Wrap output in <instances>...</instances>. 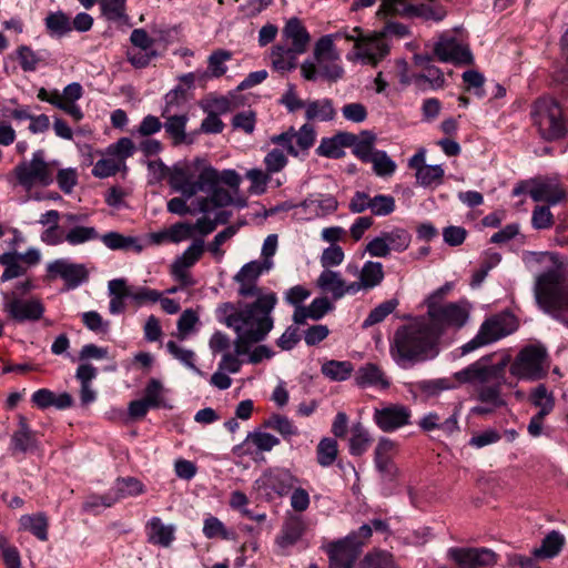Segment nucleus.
Listing matches in <instances>:
<instances>
[{
  "label": "nucleus",
  "instance_id": "obj_1",
  "mask_svg": "<svg viewBox=\"0 0 568 568\" xmlns=\"http://www.w3.org/2000/svg\"><path fill=\"white\" fill-rule=\"evenodd\" d=\"M540 262L545 266L535 278L536 303L546 314L568 326V258L546 252Z\"/></svg>",
  "mask_w": 568,
  "mask_h": 568
},
{
  "label": "nucleus",
  "instance_id": "obj_2",
  "mask_svg": "<svg viewBox=\"0 0 568 568\" xmlns=\"http://www.w3.org/2000/svg\"><path fill=\"white\" fill-rule=\"evenodd\" d=\"M389 353L400 368L407 369L435 358L439 353L438 339L426 321L416 320L395 331Z\"/></svg>",
  "mask_w": 568,
  "mask_h": 568
},
{
  "label": "nucleus",
  "instance_id": "obj_3",
  "mask_svg": "<svg viewBox=\"0 0 568 568\" xmlns=\"http://www.w3.org/2000/svg\"><path fill=\"white\" fill-rule=\"evenodd\" d=\"M277 303L275 293L258 296L253 303H224L221 311L225 314L224 324L234 332L246 333L253 339H265L274 326L272 312Z\"/></svg>",
  "mask_w": 568,
  "mask_h": 568
},
{
  "label": "nucleus",
  "instance_id": "obj_4",
  "mask_svg": "<svg viewBox=\"0 0 568 568\" xmlns=\"http://www.w3.org/2000/svg\"><path fill=\"white\" fill-rule=\"evenodd\" d=\"M530 115L542 140L552 142L567 135L568 116L556 99L551 97L537 99L531 106Z\"/></svg>",
  "mask_w": 568,
  "mask_h": 568
},
{
  "label": "nucleus",
  "instance_id": "obj_5",
  "mask_svg": "<svg viewBox=\"0 0 568 568\" xmlns=\"http://www.w3.org/2000/svg\"><path fill=\"white\" fill-rule=\"evenodd\" d=\"M518 328V322L508 311L491 315L486 318L474 338L460 347L462 355L469 354L483 346L489 345L514 333Z\"/></svg>",
  "mask_w": 568,
  "mask_h": 568
},
{
  "label": "nucleus",
  "instance_id": "obj_6",
  "mask_svg": "<svg viewBox=\"0 0 568 568\" xmlns=\"http://www.w3.org/2000/svg\"><path fill=\"white\" fill-rule=\"evenodd\" d=\"M427 315L429 317L427 324L432 327V332L436 334V338L439 341V337L446 329H459L467 323L469 310L466 307L465 303L449 302L440 304L430 301L427 307Z\"/></svg>",
  "mask_w": 568,
  "mask_h": 568
},
{
  "label": "nucleus",
  "instance_id": "obj_7",
  "mask_svg": "<svg viewBox=\"0 0 568 568\" xmlns=\"http://www.w3.org/2000/svg\"><path fill=\"white\" fill-rule=\"evenodd\" d=\"M547 351L541 345H527L520 349L510 365L509 372L519 379L538 381L546 376Z\"/></svg>",
  "mask_w": 568,
  "mask_h": 568
},
{
  "label": "nucleus",
  "instance_id": "obj_8",
  "mask_svg": "<svg viewBox=\"0 0 568 568\" xmlns=\"http://www.w3.org/2000/svg\"><path fill=\"white\" fill-rule=\"evenodd\" d=\"M298 479L286 468L273 467L265 470L255 481L254 488L266 500L286 496Z\"/></svg>",
  "mask_w": 568,
  "mask_h": 568
},
{
  "label": "nucleus",
  "instance_id": "obj_9",
  "mask_svg": "<svg viewBox=\"0 0 568 568\" xmlns=\"http://www.w3.org/2000/svg\"><path fill=\"white\" fill-rule=\"evenodd\" d=\"M16 178L19 184L26 189L34 184L48 186L53 182V172L44 160V151L37 150L31 161H22L14 168Z\"/></svg>",
  "mask_w": 568,
  "mask_h": 568
},
{
  "label": "nucleus",
  "instance_id": "obj_10",
  "mask_svg": "<svg viewBox=\"0 0 568 568\" xmlns=\"http://www.w3.org/2000/svg\"><path fill=\"white\" fill-rule=\"evenodd\" d=\"M2 311L16 323L36 322L42 318L44 306L40 300H22L17 292H2Z\"/></svg>",
  "mask_w": 568,
  "mask_h": 568
},
{
  "label": "nucleus",
  "instance_id": "obj_11",
  "mask_svg": "<svg viewBox=\"0 0 568 568\" xmlns=\"http://www.w3.org/2000/svg\"><path fill=\"white\" fill-rule=\"evenodd\" d=\"M381 11L386 14H398L404 17H417L435 22L446 17L444 7L430 3H413L410 0H384Z\"/></svg>",
  "mask_w": 568,
  "mask_h": 568
},
{
  "label": "nucleus",
  "instance_id": "obj_12",
  "mask_svg": "<svg viewBox=\"0 0 568 568\" xmlns=\"http://www.w3.org/2000/svg\"><path fill=\"white\" fill-rule=\"evenodd\" d=\"M505 369V364H489L488 357L469 364L465 368L455 372L453 378L458 387L464 384L481 387L484 384L490 383L491 378H501V372Z\"/></svg>",
  "mask_w": 568,
  "mask_h": 568
},
{
  "label": "nucleus",
  "instance_id": "obj_13",
  "mask_svg": "<svg viewBox=\"0 0 568 568\" xmlns=\"http://www.w3.org/2000/svg\"><path fill=\"white\" fill-rule=\"evenodd\" d=\"M63 280L65 290H75L89 281V271L82 263H74L68 258H57L47 264V278Z\"/></svg>",
  "mask_w": 568,
  "mask_h": 568
},
{
  "label": "nucleus",
  "instance_id": "obj_14",
  "mask_svg": "<svg viewBox=\"0 0 568 568\" xmlns=\"http://www.w3.org/2000/svg\"><path fill=\"white\" fill-rule=\"evenodd\" d=\"M353 49L347 53L349 61H361L363 64L377 65L389 53V44L385 38H352Z\"/></svg>",
  "mask_w": 568,
  "mask_h": 568
},
{
  "label": "nucleus",
  "instance_id": "obj_15",
  "mask_svg": "<svg viewBox=\"0 0 568 568\" xmlns=\"http://www.w3.org/2000/svg\"><path fill=\"white\" fill-rule=\"evenodd\" d=\"M448 557L459 568H483L496 565L498 555L489 548H460L448 549Z\"/></svg>",
  "mask_w": 568,
  "mask_h": 568
},
{
  "label": "nucleus",
  "instance_id": "obj_16",
  "mask_svg": "<svg viewBox=\"0 0 568 568\" xmlns=\"http://www.w3.org/2000/svg\"><path fill=\"white\" fill-rule=\"evenodd\" d=\"M412 410L403 404H387L374 409L373 419L385 433L395 432L404 426L410 425Z\"/></svg>",
  "mask_w": 568,
  "mask_h": 568
},
{
  "label": "nucleus",
  "instance_id": "obj_17",
  "mask_svg": "<svg viewBox=\"0 0 568 568\" xmlns=\"http://www.w3.org/2000/svg\"><path fill=\"white\" fill-rule=\"evenodd\" d=\"M88 219L87 214L65 213L64 239L71 246H78L100 239V234L94 226H85L82 223Z\"/></svg>",
  "mask_w": 568,
  "mask_h": 568
},
{
  "label": "nucleus",
  "instance_id": "obj_18",
  "mask_svg": "<svg viewBox=\"0 0 568 568\" xmlns=\"http://www.w3.org/2000/svg\"><path fill=\"white\" fill-rule=\"evenodd\" d=\"M353 537H345L327 545L326 554L329 559L328 568H353L359 549L357 545L351 544ZM308 568H320L317 564H311Z\"/></svg>",
  "mask_w": 568,
  "mask_h": 568
},
{
  "label": "nucleus",
  "instance_id": "obj_19",
  "mask_svg": "<svg viewBox=\"0 0 568 568\" xmlns=\"http://www.w3.org/2000/svg\"><path fill=\"white\" fill-rule=\"evenodd\" d=\"M456 38H439L434 45V55L440 62L455 64H471L473 54L467 45L459 44Z\"/></svg>",
  "mask_w": 568,
  "mask_h": 568
},
{
  "label": "nucleus",
  "instance_id": "obj_20",
  "mask_svg": "<svg viewBox=\"0 0 568 568\" xmlns=\"http://www.w3.org/2000/svg\"><path fill=\"white\" fill-rule=\"evenodd\" d=\"M406 388L413 396L424 395L426 398H432L439 396L445 390L458 388V384L452 376L410 382L406 384Z\"/></svg>",
  "mask_w": 568,
  "mask_h": 568
},
{
  "label": "nucleus",
  "instance_id": "obj_21",
  "mask_svg": "<svg viewBox=\"0 0 568 568\" xmlns=\"http://www.w3.org/2000/svg\"><path fill=\"white\" fill-rule=\"evenodd\" d=\"M338 59L325 60L324 62L305 61L301 65L302 75L310 81H314L318 75L329 80L337 81L342 78L344 70L337 63Z\"/></svg>",
  "mask_w": 568,
  "mask_h": 568
},
{
  "label": "nucleus",
  "instance_id": "obj_22",
  "mask_svg": "<svg viewBox=\"0 0 568 568\" xmlns=\"http://www.w3.org/2000/svg\"><path fill=\"white\" fill-rule=\"evenodd\" d=\"M354 141V133L339 131L333 136L323 138L316 149V154L327 159H342L345 155L344 148H349Z\"/></svg>",
  "mask_w": 568,
  "mask_h": 568
},
{
  "label": "nucleus",
  "instance_id": "obj_23",
  "mask_svg": "<svg viewBox=\"0 0 568 568\" xmlns=\"http://www.w3.org/2000/svg\"><path fill=\"white\" fill-rule=\"evenodd\" d=\"M355 384L359 388L373 387L385 390L389 388L390 381L377 364L366 363L355 372Z\"/></svg>",
  "mask_w": 568,
  "mask_h": 568
},
{
  "label": "nucleus",
  "instance_id": "obj_24",
  "mask_svg": "<svg viewBox=\"0 0 568 568\" xmlns=\"http://www.w3.org/2000/svg\"><path fill=\"white\" fill-rule=\"evenodd\" d=\"M131 45L126 50L130 63L135 68H144L156 57L153 49L154 38H130Z\"/></svg>",
  "mask_w": 568,
  "mask_h": 568
},
{
  "label": "nucleus",
  "instance_id": "obj_25",
  "mask_svg": "<svg viewBox=\"0 0 568 568\" xmlns=\"http://www.w3.org/2000/svg\"><path fill=\"white\" fill-rule=\"evenodd\" d=\"M529 195L535 202H548L551 205L565 199V192L559 184L551 179L532 180Z\"/></svg>",
  "mask_w": 568,
  "mask_h": 568
},
{
  "label": "nucleus",
  "instance_id": "obj_26",
  "mask_svg": "<svg viewBox=\"0 0 568 568\" xmlns=\"http://www.w3.org/2000/svg\"><path fill=\"white\" fill-rule=\"evenodd\" d=\"M333 308L334 305L327 297H316L308 306H297V308L294 310L292 320L295 325H304L307 318L318 321Z\"/></svg>",
  "mask_w": 568,
  "mask_h": 568
},
{
  "label": "nucleus",
  "instance_id": "obj_27",
  "mask_svg": "<svg viewBox=\"0 0 568 568\" xmlns=\"http://www.w3.org/2000/svg\"><path fill=\"white\" fill-rule=\"evenodd\" d=\"M145 529L148 541L152 545L169 548L175 539V526L164 525L160 517H152Z\"/></svg>",
  "mask_w": 568,
  "mask_h": 568
},
{
  "label": "nucleus",
  "instance_id": "obj_28",
  "mask_svg": "<svg viewBox=\"0 0 568 568\" xmlns=\"http://www.w3.org/2000/svg\"><path fill=\"white\" fill-rule=\"evenodd\" d=\"M298 206L303 207L311 219L334 213L338 207V202L331 194H315L306 197Z\"/></svg>",
  "mask_w": 568,
  "mask_h": 568
},
{
  "label": "nucleus",
  "instance_id": "obj_29",
  "mask_svg": "<svg viewBox=\"0 0 568 568\" xmlns=\"http://www.w3.org/2000/svg\"><path fill=\"white\" fill-rule=\"evenodd\" d=\"M505 369L501 372V378H491L490 383L484 384L477 388L476 398L485 405H491L493 408H500L506 406V400L503 397L501 388L505 384Z\"/></svg>",
  "mask_w": 568,
  "mask_h": 568
},
{
  "label": "nucleus",
  "instance_id": "obj_30",
  "mask_svg": "<svg viewBox=\"0 0 568 568\" xmlns=\"http://www.w3.org/2000/svg\"><path fill=\"white\" fill-rule=\"evenodd\" d=\"M305 521L301 516H290L283 524L281 534L276 537V544L281 548L295 545L304 535Z\"/></svg>",
  "mask_w": 568,
  "mask_h": 568
},
{
  "label": "nucleus",
  "instance_id": "obj_31",
  "mask_svg": "<svg viewBox=\"0 0 568 568\" xmlns=\"http://www.w3.org/2000/svg\"><path fill=\"white\" fill-rule=\"evenodd\" d=\"M38 442L36 433L29 427L24 416L19 417V428L12 434L10 446L16 453L33 452Z\"/></svg>",
  "mask_w": 568,
  "mask_h": 568
},
{
  "label": "nucleus",
  "instance_id": "obj_32",
  "mask_svg": "<svg viewBox=\"0 0 568 568\" xmlns=\"http://www.w3.org/2000/svg\"><path fill=\"white\" fill-rule=\"evenodd\" d=\"M19 528L30 532L40 541H47L49 538V518L43 511L22 515L19 519Z\"/></svg>",
  "mask_w": 568,
  "mask_h": 568
},
{
  "label": "nucleus",
  "instance_id": "obj_33",
  "mask_svg": "<svg viewBox=\"0 0 568 568\" xmlns=\"http://www.w3.org/2000/svg\"><path fill=\"white\" fill-rule=\"evenodd\" d=\"M354 143L349 146L352 148V153L363 163H368L375 155V152L378 151L375 149L376 134L372 131L363 130L359 134L354 133Z\"/></svg>",
  "mask_w": 568,
  "mask_h": 568
},
{
  "label": "nucleus",
  "instance_id": "obj_34",
  "mask_svg": "<svg viewBox=\"0 0 568 568\" xmlns=\"http://www.w3.org/2000/svg\"><path fill=\"white\" fill-rule=\"evenodd\" d=\"M102 16L113 24L121 27L122 32H126L123 27H130L129 18L125 13V0H99Z\"/></svg>",
  "mask_w": 568,
  "mask_h": 568
},
{
  "label": "nucleus",
  "instance_id": "obj_35",
  "mask_svg": "<svg viewBox=\"0 0 568 568\" xmlns=\"http://www.w3.org/2000/svg\"><path fill=\"white\" fill-rule=\"evenodd\" d=\"M99 240L112 251H133L135 253H141L143 250V245L140 243L138 237L125 236L114 231L100 235Z\"/></svg>",
  "mask_w": 568,
  "mask_h": 568
},
{
  "label": "nucleus",
  "instance_id": "obj_36",
  "mask_svg": "<svg viewBox=\"0 0 568 568\" xmlns=\"http://www.w3.org/2000/svg\"><path fill=\"white\" fill-rule=\"evenodd\" d=\"M169 184L175 192H180L186 199L195 195L194 181L191 180L190 172L184 166H173L169 175Z\"/></svg>",
  "mask_w": 568,
  "mask_h": 568
},
{
  "label": "nucleus",
  "instance_id": "obj_37",
  "mask_svg": "<svg viewBox=\"0 0 568 568\" xmlns=\"http://www.w3.org/2000/svg\"><path fill=\"white\" fill-rule=\"evenodd\" d=\"M335 109L331 99L324 98L308 101L305 110V118L308 121H332L335 118Z\"/></svg>",
  "mask_w": 568,
  "mask_h": 568
},
{
  "label": "nucleus",
  "instance_id": "obj_38",
  "mask_svg": "<svg viewBox=\"0 0 568 568\" xmlns=\"http://www.w3.org/2000/svg\"><path fill=\"white\" fill-rule=\"evenodd\" d=\"M372 443L373 438L362 423H356L352 426L348 440L349 454L352 456H362L368 450Z\"/></svg>",
  "mask_w": 568,
  "mask_h": 568
},
{
  "label": "nucleus",
  "instance_id": "obj_39",
  "mask_svg": "<svg viewBox=\"0 0 568 568\" xmlns=\"http://www.w3.org/2000/svg\"><path fill=\"white\" fill-rule=\"evenodd\" d=\"M317 286L325 293L332 294L335 301L343 297V288L345 281L339 272L324 270L316 282Z\"/></svg>",
  "mask_w": 568,
  "mask_h": 568
},
{
  "label": "nucleus",
  "instance_id": "obj_40",
  "mask_svg": "<svg viewBox=\"0 0 568 568\" xmlns=\"http://www.w3.org/2000/svg\"><path fill=\"white\" fill-rule=\"evenodd\" d=\"M165 122L163 123V128L166 134L172 139L173 145H180L186 140V124L189 121L187 114L180 115H171L170 113L166 116H163Z\"/></svg>",
  "mask_w": 568,
  "mask_h": 568
},
{
  "label": "nucleus",
  "instance_id": "obj_41",
  "mask_svg": "<svg viewBox=\"0 0 568 568\" xmlns=\"http://www.w3.org/2000/svg\"><path fill=\"white\" fill-rule=\"evenodd\" d=\"M135 150L136 146L133 141L130 138L123 136L116 142L111 143L104 152L98 151L97 153L115 159L118 163H121V166L126 169L125 160L131 158Z\"/></svg>",
  "mask_w": 568,
  "mask_h": 568
},
{
  "label": "nucleus",
  "instance_id": "obj_42",
  "mask_svg": "<svg viewBox=\"0 0 568 568\" xmlns=\"http://www.w3.org/2000/svg\"><path fill=\"white\" fill-rule=\"evenodd\" d=\"M0 264L4 266V271L0 277L2 283L23 276L27 273V267L21 264L17 251L2 253L0 255Z\"/></svg>",
  "mask_w": 568,
  "mask_h": 568
},
{
  "label": "nucleus",
  "instance_id": "obj_43",
  "mask_svg": "<svg viewBox=\"0 0 568 568\" xmlns=\"http://www.w3.org/2000/svg\"><path fill=\"white\" fill-rule=\"evenodd\" d=\"M354 371V365L348 361H326L322 367V374L331 381L344 382L348 379Z\"/></svg>",
  "mask_w": 568,
  "mask_h": 568
},
{
  "label": "nucleus",
  "instance_id": "obj_44",
  "mask_svg": "<svg viewBox=\"0 0 568 568\" xmlns=\"http://www.w3.org/2000/svg\"><path fill=\"white\" fill-rule=\"evenodd\" d=\"M564 545V535L552 530L542 539L541 546L534 550V555L537 558H554L561 551Z\"/></svg>",
  "mask_w": 568,
  "mask_h": 568
},
{
  "label": "nucleus",
  "instance_id": "obj_45",
  "mask_svg": "<svg viewBox=\"0 0 568 568\" xmlns=\"http://www.w3.org/2000/svg\"><path fill=\"white\" fill-rule=\"evenodd\" d=\"M384 270L381 262L367 261L359 271V280L364 291L378 286L384 280Z\"/></svg>",
  "mask_w": 568,
  "mask_h": 568
},
{
  "label": "nucleus",
  "instance_id": "obj_46",
  "mask_svg": "<svg viewBox=\"0 0 568 568\" xmlns=\"http://www.w3.org/2000/svg\"><path fill=\"white\" fill-rule=\"evenodd\" d=\"M203 535L207 539L220 538L223 540H235L237 535L233 529H227L225 525L212 515H209L203 523Z\"/></svg>",
  "mask_w": 568,
  "mask_h": 568
},
{
  "label": "nucleus",
  "instance_id": "obj_47",
  "mask_svg": "<svg viewBox=\"0 0 568 568\" xmlns=\"http://www.w3.org/2000/svg\"><path fill=\"white\" fill-rule=\"evenodd\" d=\"M445 171L439 164L417 168L416 180L420 186L436 187L443 183Z\"/></svg>",
  "mask_w": 568,
  "mask_h": 568
},
{
  "label": "nucleus",
  "instance_id": "obj_48",
  "mask_svg": "<svg viewBox=\"0 0 568 568\" xmlns=\"http://www.w3.org/2000/svg\"><path fill=\"white\" fill-rule=\"evenodd\" d=\"M528 399L532 406L539 408L538 412L547 409V415H549L555 408V396L552 392L548 390L545 384H538L532 388L529 393Z\"/></svg>",
  "mask_w": 568,
  "mask_h": 568
},
{
  "label": "nucleus",
  "instance_id": "obj_49",
  "mask_svg": "<svg viewBox=\"0 0 568 568\" xmlns=\"http://www.w3.org/2000/svg\"><path fill=\"white\" fill-rule=\"evenodd\" d=\"M359 568H400L394 559V556L385 550H374L367 552L361 560Z\"/></svg>",
  "mask_w": 568,
  "mask_h": 568
},
{
  "label": "nucleus",
  "instance_id": "obj_50",
  "mask_svg": "<svg viewBox=\"0 0 568 568\" xmlns=\"http://www.w3.org/2000/svg\"><path fill=\"white\" fill-rule=\"evenodd\" d=\"M273 262L271 260L251 261L244 264L234 276V281L257 282L263 272L271 270Z\"/></svg>",
  "mask_w": 568,
  "mask_h": 568
},
{
  "label": "nucleus",
  "instance_id": "obj_51",
  "mask_svg": "<svg viewBox=\"0 0 568 568\" xmlns=\"http://www.w3.org/2000/svg\"><path fill=\"white\" fill-rule=\"evenodd\" d=\"M204 252V241L202 239H196L193 243L182 253V255L178 256L175 261L172 263L175 268H190L192 267L202 256Z\"/></svg>",
  "mask_w": 568,
  "mask_h": 568
},
{
  "label": "nucleus",
  "instance_id": "obj_52",
  "mask_svg": "<svg viewBox=\"0 0 568 568\" xmlns=\"http://www.w3.org/2000/svg\"><path fill=\"white\" fill-rule=\"evenodd\" d=\"M116 501L129 496H138L144 491L143 484L134 477L119 478L115 486L110 489Z\"/></svg>",
  "mask_w": 568,
  "mask_h": 568
},
{
  "label": "nucleus",
  "instance_id": "obj_53",
  "mask_svg": "<svg viewBox=\"0 0 568 568\" xmlns=\"http://www.w3.org/2000/svg\"><path fill=\"white\" fill-rule=\"evenodd\" d=\"M389 252H404L408 248L412 235L409 232L402 227H394L390 231L382 232Z\"/></svg>",
  "mask_w": 568,
  "mask_h": 568
},
{
  "label": "nucleus",
  "instance_id": "obj_54",
  "mask_svg": "<svg viewBox=\"0 0 568 568\" xmlns=\"http://www.w3.org/2000/svg\"><path fill=\"white\" fill-rule=\"evenodd\" d=\"M338 454V445L334 438L324 437L316 447L317 463L322 467H329L334 464Z\"/></svg>",
  "mask_w": 568,
  "mask_h": 568
},
{
  "label": "nucleus",
  "instance_id": "obj_55",
  "mask_svg": "<svg viewBox=\"0 0 568 568\" xmlns=\"http://www.w3.org/2000/svg\"><path fill=\"white\" fill-rule=\"evenodd\" d=\"M272 63L276 70H291L295 67L294 52L288 42L276 44L272 50Z\"/></svg>",
  "mask_w": 568,
  "mask_h": 568
},
{
  "label": "nucleus",
  "instance_id": "obj_56",
  "mask_svg": "<svg viewBox=\"0 0 568 568\" xmlns=\"http://www.w3.org/2000/svg\"><path fill=\"white\" fill-rule=\"evenodd\" d=\"M398 305L396 298L387 300L374 307L363 322V327L367 328L382 323L389 314H392Z\"/></svg>",
  "mask_w": 568,
  "mask_h": 568
},
{
  "label": "nucleus",
  "instance_id": "obj_57",
  "mask_svg": "<svg viewBox=\"0 0 568 568\" xmlns=\"http://www.w3.org/2000/svg\"><path fill=\"white\" fill-rule=\"evenodd\" d=\"M368 163H372L374 173L381 178L392 176L397 169L395 161L383 150L376 151Z\"/></svg>",
  "mask_w": 568,
  "mask_h": 568
},
{
  "label": "nucleus",
  "instance_id": "obj_58",
  "mask_svg": "<svg viewBox=\"0 0 568 568\" xmlns=\"http://www.w3.org/2000/svg\"><path fill=\"white\" fill-rule=\"evenodd\" d=\"M168 352L184 366L192 369L199 375H203V372L195 365V353L191 349H185L179 346L174 341L166 343Z\"/></svg>",
  "mask_w": 568,
  "mask_h": 568
},
{
  "label": "nucleus",
  "instance_id": "obj_59",
  "mask_svg": "<svg viewBox=\"0 0 568 568\" xmlns=\"http://www.w3.org/2000/svg\"><path fill=\"white\" fill-rule=\"evenodd\" d=\"M250 442L253 443L261 452H270L273 449V447L280 444V439L270 433L250 432L245 440L239 445L236 449L242 448L246 443Z\"/></svg>",
  "mask_w": 568,
  "mask_h": 568
},
{
  "label": "nucleus",
  "instance_id": "obj_60",
  "mask_svg": "<svg viewBox=\"0 0 568 568\" xmlns=\"http://www.w3.org/2000/svg\"><path fill=\"white\" fill-rule=\"evenodd\" d=\"M219 182H220L219 171L216 169H214L213 166L204 168L200 172L197 180L194 181L195 194L199 191L209 193L210 191H212L213 189L219 186Z\"/></svg>",
  "mask_w": 568,
  "mask_h": 568
},
{
  "label": "nucleus",
  "instance_id": "obj_61",
  "mask_svg": "<svg viewBox=\"0 0 568 568\" xmlns=\"http://www.w3.org/2000/svg\"><path fill=\"white\" fill-rule=\"evenodd\" d=\"M271 174L262 169H251L246 172V179L250 180L248 189L251 194L262 195L266 192L267 183L271 181Z\"/></svg>",
  "mask_w": 568,
  "mask_h": 568
},
{
  "label": "nucleus",
  "instance_id": "obj_62",
  "mask_svg": "<svg viewBox=\"0 0 568 568\" xmlns=\"http://www.w3.org/2000/svg\"><path fill=\"white\" fill-rule=\"evenodd\" d=\"M44 21L47 29L52 33L64 34L72 31L71 19L62 11L49 13Z\"/></svg>",
  "mask_w": 568,
  "mask_h": 568
},
{
  "label": "nucleus",
  "instance_id": "obj_63",
  "mask_svg": "<svg viewBox=\"0 0 568 568\" xmlns=\"http://www.w3.org/2000/svg\"><path fill=\"white\" fill-rule=\"evenodd\" d=\"M462 79L466 84L467 91H473V93L479 99H483L486 95L484 89L485 77L483 73L477 70H467L462 74Z\"/></svg>",
  "mask_w": 568,
  "mask_h": 568
},
{
  "label": "nucleus",
  "instance_id": "obj_64",
  "mask_svg": "<svg viewBox=\"0 0 568 568\" xmlns=\"http://www.w3.org/2000/svg\"><path fill=\"white\" fill-rule=\"evenodd\" d=\"M396 209L395 199L392 195L377 194L371 200V212L376 216H387Z\"/></svg>",
  "mask_w": 568,
  "mask_h": 568
}]
</instances>
